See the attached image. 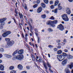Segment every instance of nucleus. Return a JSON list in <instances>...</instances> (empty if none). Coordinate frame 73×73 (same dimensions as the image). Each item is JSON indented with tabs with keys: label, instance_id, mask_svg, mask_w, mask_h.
Listing matches in <instances>:
<instances>
[{
	"label": "nucleus",
	"instance_id": "nucleus-1",
	"mask_svg": "<svg viewBox=\"0 0 73 73\" xmlns=\"http://www.w3.org/2000/svg\"><path fill=\"white\" fill-rule=\"evenodd\" d=\"M57 56L58 59L59 61H61L63 60L65 58V56L62 55H57Z\"/></svg>",
	"mask_w": 73,
	"mask_h": 73
},
{
	"label": "nucleus",
	"instance_id": "nucleus-2",
	"mask_svg": "<svg viewBox=\"0 0 73 73\" xmlns=\"http://www.w3.org/2000/svg\"><path fill=\"white\" fill-rule=\"evenodd\" d=\"M62 18L65 21H68L69 19L68 17V15L67 14H65L62 15Z\"/></svg>",
	"mask_w": 73,
	"mask_h": 73
},
{
	"label": "nucleus",
	"instance_id": "nucleus-3",
	"mask_svg": "<svg viewBox=\"0 0 73 73\" xmlns=\"http://www.w3.org/2000/svg\"><path fill=\"white\" fill-rule=\"evenodd\" d=\"M13 44H14V41H13L7 42V44L6 45V47L8 48L9 47L11 46Z\"/></svg>",
	"mask_w": 73,
	"mask_h": 73
},
{
	"label": "nucleus",
	"instance_id": "nucleus-4",
	"mask_svg": "<svg viewBox=\"0 0 73 73\" xmlns=\"http://www.w3.org/2000/svg\"><path fill=\"white\" fill-rule=\"evenodd\" d=\"M7 20V18H5L2 19H0V23L2 25H4L5 24V21Z\"/></svg>",
	"mask_w": 73,
	"mask_h": 73
},
{
	"label": "nucleus",
	"instance_id": "nucleus-5",
	"mask_svg": "<svg viewBox=\"0 0 73 73\" xmlns=\"http://www.w3.org/2000/svg\"><path fill=\"white\" fill-rule=\"evenodd\" d=\"M11 33V31H7L3 34L2 35V36L4 37H7L8 35L10 34Z\"/></svg>",
	"mask_w": 73,
	"mask_h": 73
},
{
	"label": "nucleus",
	"instance_id": "nucleus-6",
	"mask_svg": "<svg viewBox=\"0 0 73 73\" xmlns=\"http://www.w3.org/2000/svg\"><path fill=\"white\" fill-rule=\"evenodd\" d=\"M57 28L58 29H59L61 31H62L64 29V26L62 24H60L59 25H58L57 27Z\"/></svg>",
	"mask_w": 73,
	"mask_h": 73
},
{
	"label": "nucleus",
	"instance_id": "nucleus-7",
	"mask_svg": "<svg viewBox=\"0 0 73 73\" xmlns=\"http://www.w3.org/2000/svg\"><path fill=\"white\" fill-rule=\"evenodd\" d=\"M52 21H48L46 22V24L47 25H50L51 26H52L53 27H55V25L54 24H52Z\"/></svg>",
	"mask_w": 73,
	"mask_h": 73
},
{
	"label": "nucleus",
	"instance_id": "nucleus-8",
	"mask_svg": "<svg viewBox=\"0 0 73 73\" xmlns=\"http://www.w3.org/2000/svg\"><path fill=\"white\" fill-rule=\"evenodd\" d=\"M23 55H18L16 56V58L17 60H22L23 58Z\"/></svg>",
	"mask_w": 73,
	"mask_h": 73
},
{
	"label": "nucleus",
	"instance_id": "nucleus-9",
	"mask_svg": "<svg viewBox=\"0 0 73 73\" xmlns=\"http://www.w3.org/2000/svg\"><path fill=\"white\" fill-rule=\"evenodd\" d=\"M47 64L48 67L49 68V70H50V72H51V73H53V71L51 70V66H50V64L49 63V62H48Z\"/></svg>",
	"mask_w": 73,
	"mask_h": 73
},
{
	"label": "nucleus",
	"instance_id": "nucleus-10",
	"mask_svg": "<svg viewBox=\"0 0 73 73\" xmlns=\"http://www.w3.org/2000/svg\"><path fill=\"white\" fill-rule=\"evenodd\" d=\"M66 12L68 15H70V13L71 12H70V9L69 8H67L66 9Z\"/></svg>",
	"mask_w": 73,
	"mask_h": 73
},
{
	"label": "nucleus",
	"instance_id": "nucleus-11",
	"mask_svg": "<svg viewBox=\"0 0 73 73\" xmlns=\"http://www.w3.org/2000/svg\"><path fill=\"white\" fill-rule=\"evenodd\" d=\"M68 68H70V69H72V68H73V63L72 62L70 63V65H68L67 66Z\"/></svg>",
	"mask_w": 73,
	"mask_h": 73
},
{
	"label": "nucleus",
	"instance_id": "nucleus-12",
	"mask_svg": "<svg viewBox=\"0 0 73 73\" xmlns=\"http://www.w3.org/2000/svg\"><path fill=\"white\" fill-rule=\"evenodd\" d=\"M19 15L21 21L23 20V15L21 13H19Z\"/></svg>",
	"mask_w": 73,
	"mask_h": 73
},
{
	"label": "nucleus",
	"instance_id": "nucleus-13",
	"mask_svg": "<svg viewBox=\"0 0 73 73\" xmlns=\"http://www.w3.org/2000/svg\"><path fill=\"white\" fill-rule=\"evenodd\" d=\"M67 62V59L64 60L62 62V64L63 65H65Z\"/></svg>",
	"mask_w": 73,
	"mask_h": 73
},
{
	"label": "nucleus",
	"instance_id": "nucleus-14",
	"mask_svg": "<svg viewBox=\"0 0 73 73\" xmlns=\"http://www.w3.org/2000/svg\"><path fill=\"white\" fill-rule=\"evenodd\" d=\"M42 11V8L41 7H39L37 10V12L38 13H41Z\"/></svg>",
	"mask_w": 73,
	"mask_h": 73
},
{
	"label": "nucleus",
	"instance_id": "nucleus-15",
	"mask_svg": "<svg viewBox=\"0 0 73 73\" xmlns=\"http://www.w3.org/2000/svg\"><path fill=\"white\" fill-rule=\"evenodd\" d=\"M67 57L68 59H71L73 58V56H72L70 54H68L67 55Z\"/></svg>",
	"mask_w": 73,
	"mask_h": 73
},
{
	"label": "nucleus",
	"instance_id": "nucleus-16",
	"mask_svg": "<svg viewBox=\"0 0 73 73\" xmlns=\"http://www.w3.org/2000/svg\"><path fill=\"white\" fill-rule=\"evenodd\" d=\"M0 69L2 71L4 70V66L2 64H0Z\"/></svg>",
	"mask_w": 73,
	"mask_h": 73
},
{
	"label": "nucleus",
	"instance_id": "nucleus-17",
	"mask_svg": "<svg viewBox=\"0 0 73 73\" xmlns=\"http://www.w3.org/2000/svg\"><path fill=\"white\" fill-rule=\"evenodd\" d=\"M43 64L45 69H46V72H47V73H49V72L47 71L48 67H47V66H46V64L45 63H44Z\"/></svg>",
	"mask_w": 73,
	"mask_h": 73
},
{
	"label": "nucleus",
	"instance_id": "nucleus-18",
	"mask_svg": "<svg viewBox=\"0 0 73 73\" xmlns=\"http://www.w3.org/2000/svg\"><path fill=\"white\" fill-rule=\"evenodd\" d=\"M58 9L59 10H61L62 9V6H61V3H59L58 5Z\"/></svg>",
	"mask_w": 73,
	"mask_h": 73
},
{
	"label": "nucleus",
	"instance_id": "nucleus-19",
	"mask_svg": "<svg viewBox=\"0 0 73 73\" xmlns=\"http://www.w3.org/2000/svg\"><path fill=\"white\" fill-rule=\"evenodd\" d=\"M5 57H7V58H11V57H12V55H9V54H5Z\"/></svg>",
	"mask_w": 73,
	"mask_h": 73
},
{
	"label": "nucleus",
	"instance_id": "nucleus-20",
	"mask_svg": "<svg viewBox=\"0 0 73 73\" xmlns=\"http://www.w3.org/2000/svg\"><path fill=\"white\" fill-rule=\"evenodd\" d=\"M23 51L24 50H23L21 49L18 51V53L19 54H23Z\"/></svg>",
	"mask_w": 73,
	"mask_h": 73
},
{
	"label": "nucleus",
	"instance_id": "nucleus-21",
	"mask_svg": "<svg viewBox=\"0 0 73 73\" xmlns=\"http://www.w3.org/2000/svg\"><path fill=\"white\" fill-rule=\"evenodd\" d=\"M18 68L20 70H22L23 69V66L19 64L18 65Z\"/></svg>",
	"mask_w": 73,
	"mask_h": 73
},
{
	"label": "nucleus",
	"instance_id": "nucleus-22",
	"mask_svg": "<svg viewBox=\"0 0 73 73\" xmlns=\"http://www.w3.org/2000/svg\"><path fill=\"white\" fill-rule=\"evenodd\" d=\"M65 73H70V70H69V69L68 68H66L65 70Z\"/></svg>",
	"mask_w": 73,
	"mask_h": 73
},
{
	"label": "nucleus",
	"instance_id": "nucleus-23",
	"mask_svg": "<svg viewBox=\"0 0 73 73\" xmlns=\"http://www.w3.org/2000/svg\"><path fill=\"white\" fill-rule=\"evenodd\" d=\"M35 33L36 35L37 36H38V34H37V33H38V30L37 29H35Z\"/></svg>",
	"mask_w": 73,
	"mask_h": 73
},
{
	"label": "nucleus",
	"instance_id": "nucleus-24",
	"mask_svg": "<svg viewBox=\"0 0 73 73\" xmlns=\"http://www.w3.org/2000/svg\"><path fill=\"white\" fill-rule=\"evenodd\" d=\"M57 23V20H54L53 21H52V24H56Z\"/></svg>",
	"mask_w": 73,
	"mask_h": 73
},
{
	"label": "nucleus",
	"instance_id": "nucleus-25",
	"mask_svg": "<svg viewBox=\"0 0 73 73\" xmlns=\"http://www.w3.org/2000/svg\"><path fill=\"white\" fill-rule=\"evenodd\" d=\"M62 50H60L57 51V54H62Z\"/></svg>",
	"mask_w": 73,
	"mask_h": 73
},
{
	"label": "nucleus",
	"instance_id": "nucleus-26",
	"mask_svg": "<svg viewBox=\"0 0 73 73\" xmlns=\"http://www.w3.org/2000/svg\"><path fill=\"white\" fill-rule=\"evenodd\" d=\"M59 3V1L58 0H56L55 1V3H54V6H56V5H57Z\"/></svg>",
	"mask_w": 73,
	"mask_h": 73
},
{
	"label": "nucleus",
	"instance_id": "nucleus-27",
	"mask_svg": "<svg viewBox=\"0 0 73 73\" xmlns=\"http://www.w3.org/2000/svg\"><path fill=\"white\" fill-rule=\"evenodd\" d=\"M29 26H30V30H32L33 27L32 26V24L30 23H29Z\"/></svg>",
	"mask_w": 73,
	"mask_h": 73
},
{
	"label": "nucleus",
	"instance_id": "nucleus-28",
	"mask_svg": "<svg viewBox=\"0 0 73 73\" xmlns=\"http://www.w3.org/2000/svg\"><path fill=\"white\" fill-rule=\"evenodd\" d=\"M31 57L32 58L33 60L35 61V56L33 55V54H32L31 55Z\"/></svg>",
	"mask_w": 73,
	"mask_h": 73
},
{
	"label": "nucleus",
	"instance_id": "nucleus-29",
	"mask_svg": "<svg viewBox=\"0 0 73 73\" xmlns=\"http://www.w3.org/2000/svg\"><path fill=\"white\" fill-rule=\"evenodd\" d=\"M41 5L42 7H43V8H45L46 7V5H45V4L44 3H42L41 4Z\"/></svg>",
	"mask_w": 73,
	"mask_h": 73
},
{
	"label": "nucleus",
	"instance_id": "nucleus-30",
	"mask_svg": "<svg viewBox=\"0 0 73 73\" xmlns=\"http://www.w3.org/2000/svg\"><path fill=\"white\" fill-rule=\"evenodd\" d=\"M48 31L49 32H53V29L50 28H49L48 29Z\"/></svg>",
	"mask_w": 73,
	"mask_h": 73
},
{
	"label": "nucleus",
	"instance_id": "nucleus-31",
	"mask_svg": "<svg viewBox=\"0 0 73 73\" xmlns=\"http://www.w3.org/2000/svg\"><path fill=\"white\" fill-rule=\"evenodd\" d=\"M16 10H17V9L16 8L15 9V12L16 15L15 14V16L17 17V14H18V13H17V11H16Z\"/></svg>",
	"mask_w": 73,
	"mask_h": 73
},
{
	"label": "nucleus",
	"instance_id": "nucleus-32",
	"mask_svg": "<svg viewBox=\"0 0 73 73\" xmlns=\"http://www.w3.org/2000/svg\"><path fill=\"white\" fill-rule=\"evenodd\" d=\"M4 51V50L3 48H0V52H3Z\"/></svg>",
	"mask_w": 73,
	"mask_h": 73
},
{
	"label": "nucleus",
	"instance_id": "nucleus-33",
	"mask_svg": "<svg viewBox=\"0 0 73 73\" xmlns=\"http://www.w3.org/2000/svg\"><path fill=\"white\" fill-rule=\"evenodd\" d=\"M41 17L43 19H45L46 17V15L45 14L42 15L41 16Z\"/></svg>",
	"mask_w": 73,
	"mask_h": 73
},
{
	"label": "nucleus",
	"instance_id": "nucleus-34",
	"mask_svg": "<svg viewBox=\"0 0 73 73\" xmlns=\"http://www.w3.org/2000/svg\"><path fill=\"white\" fill-rule=\"evenodd\" d=\"M14 69V66H11L9 67L10 70H13Z\"/></svg>",
	"mask_w": 73,
	"mask_h": 73
},
{
	"label": "nucleus",
	"instance_id": "nucleus-35",
	"mask_svg": "<svg viewBox=\"0 0 73 73\" xmlns=\"http://www.w3.org/2000/svg\"><path fill=\"white\" fill-rule=\"evenodd\" d=\"M10 73H16V71L15 70H13L10 72Z\"/></svg>",
	"mask_w": 73,
	"mask_h": 73
},
{
	"label": "nucleus",
	"instance_id": "nucleus-36",
	"mask_svg": "<svg viewBox=\"0 0 73 73\" xmlns=\"http://www.w3.org/2000/svg\"><path fill=\"white\" fill-rule=\"evenodd\" d=\"M44 1L46 4H48V0H44Z\"/></svg>",
	"mask_w": 73,
	"mask_h": 73
},
{
	"label": "nucleus",
	"instance_id": "nucleus-37",
	"mask_svg": "<svg viewBox=\"0 0 73 73\" xmlns=\"http://www.w3.org/2000/svg\"><path fill=\"white\" fill-rule=\"evenodd\" d=\"M37 42H38V43H40V37L38 36L37 37Z\"/></svg>",
	"mask_w": 73,
	"mask_h": 73
},
{
	"label": "nucleus",
	"instance_id": "nucleus-38",
	"mask_svg": "<svg viewBox=\"0 0 73 73\" xmlns=\"http://www.w3.org/2000/svg\"><path fill=\"white\" fill-rule=\"evenodd\" d=\"M5 40L6 41H10V38H5Z\"/></svg>",
	"mask_w": 73,
	"mask_h": 73
},
{
	"label": "nucleus",
	"instance_id": "nucleus-39",
	"mask_svg": "<svg viewBox=\"0 0 73 73\" xmlns=\"http://www.w3.org/2000/svg\"><path fill=\"white\" fill-rule=\"evenodd\" d=\"M38 5L37 4H35L34 5V6H33V8H36L37 7Z\"/></svg>",
	"mask_w": 73,
	"mask_h": 73
},
{
	"label": "nucleus",
	"instance_id": "nucleus-40",
	"mask_svg": "<svg viewBox=\"0 0 73 73\" xmlns=\"http://www.w3.org/2000/svg\"><path fill=\"white\" fill-rule=\"evenodd\" d=\"M17 53V51H15L13 53V56H14V55H15L16 53Z\"/></svg>",
	"mask_w": 73,
	"mask_h": 73
},
{
	"label": "nucleus",
	"instance_id": "nucleus-41",
	"mask_svg": "<svg viewBox=\"0 0 73 73\" xmlns=\"http://www.w3.org/2000/svg\"><path fill=\"white\" fill-rule=\"evenodd\" d=\"M26 68L27 69H31V67L29 66H26Z\"/></svg>",
	"mask_w": 73,
	"mask_h": 73
},
{
	"label": "nucleus",
	"instance_id": "nucleus-42",
	"mask_svg": "<svg viewBox=\"0 0 73 73\" xmlns=\"http://www.w3.org/2000/svg\"><path fill=\"white\" fill-rule=\"evenodd\" d=\"M54 13H57V9H55Z\"/></svg>",
	"mask_w": 73,
	"mask_h": 73
},
{
	"label": "nucleus",
	"instance_id": "nucleus-43",
	"mask_svg": "<svg viewBox=\"0 0 73 73\" xmlns=\"http://www.w3.org/2000/svg\"><path fill=\"white\" fill-rule=\"evenodd\" d=\"M27 36H28V34H26L25 35V38L26 40H27Z\"/></svg>",
	"mask_w": 73,
	"mask_h": 73
},
{
	"label": "nucleus",
	"instance_id": "nucleus-44",
	"mask_svg": "<svg viewBox=\"0 0 73 73\" xmlns=\"http://www.w3.org/2000/svg\"><path fill=\"white\" fill-rule=\"evenodd\" d=\"M3 29V26L1 25H0V29Z\"/></svg>",
	"mask_w": 73,
	"mask_h": 73
},
{
	"label": "nucleus",
	"instance_id": "nucleus-45",
	"mask_svg": "<svg viewBox=\"0 0 73 73\" xmlns=\"http://www.w3.org/2000/svg\"><path fill=\"white\" fill-rule=\"evenodd\" d=\"M62 54L63 56H64V57H65V56H66V53H65L64 52H63L62 53Z\"/></svg>",
	"mask_w": 73,
	"mask_h": 73
},
{
	"label": "nucleus",
	"instance_id": "nucleus-46",
	"mask_svg": "<svg viewBox=\"0 0 73 73\" xmlns=\"http://www.w3.org/2000/svg\"><path fill=\"white\" fill-rule=\"evenodd\" d=\"M48 47L50 48H53V46L52 45H48Z\"/></svg>",
	"mask_w": 73,
	"mask_h": 73
},
{
	"label": "nucleus",
	"instance_id": "nucleus-47",
	"mask_svg": "<svg viewBox=\"0 0 73 73\" xmlns=\"http://www.w3.org/2000/svg\"><path fill=\"white\" fill-rule=\"evenodd\" d=\"M40 3V0H38L36 1L37 4H39Z\"/></svg>",
	"mask_w": 73,
	"mask_h": 73
},
{
	"label": "nucleus",
	"instance_id": "nucleus-48",
	"mask_svg": "<svg viewBox=\"0 0 73 73\" xmlns=\"http://www.w3.org/2000/svg\"><path fill=\"white\" fill-rule=\"evenodd\" d=\"M50 19H51V20H54V17H53L52 16L51 17Z\"/></svg>",
	"mask_w": 73,
	"mask_h": 73
},
{
	"label": "nucleus",
	"instance_id": "nucleus-49",
	"mask_svg": "<svg viewBox=\"0 0 73 73\" xmlns=\"http://www.w3.org/2000/svg\"><path fill=\"white\" fill-rule=\"evenodd\" d=\"M25 9H27V5L25 4Z\"/></svg>",
	"mask_w": 73,
	"mask_h": 73
},
{
	"label": "nucleus",
	"instance_id": "nucleus-50",
	"mask_svg": "<svg viewBox=\"0 0 73 73\" xmlns=\"http://www.w3.org/2000/svg\"><path fill=\"white\" fill-rule=\"evenodd\" d=\"M56 42H61V40H56Z\"/></svg>",
	"mask_w": 73,
	"mask_h": 73
},
{
	"label": "nucleus",
	"instance_id": "nucleus-51",
	"mask_svg": "<svg viewBox=\"0 0 73 73\" xmlns=\"http://www.w3.org/2000/svg\"><path fill=\"white\" fill-rule=\"evenodd\" d=\"M3 57V55L1 54L0 53V58H1Z\"/></svg>",
	"mask_w": 73,
	"mask_h": 73
},
{
	"label": "nucleus",
	"instance_id": "nucleus-52",
	"mask_svg": "<svg viewBox=\"0 0 73 73\" xmlns=\"http://www.w3.org/2000/svg\"><path fill=\"white\" fill-rule=\"evenodd\" d=\"M54 51H57V49L56 48H54Z\"/></svg>",
	"mask_w": 73,
	"mask_h": 73
},
{
	"label": "nucleus",
	"instance_id": "nucleus-53",
	"mask_svg": "<svg viewBox=\"0 0 73 73\" xmlns=\"http://www.w3.org/2000/svg\"><path fill=\"white\" fill-rule=\"evenodd\" d=\"M50 8H51V9H53V8H54V5H51L50 7Z\"/></svg>",
	"mask_w": 73,
	"mask_h": 73
},
{
	"label": "nucleus",
	"instance_id": "nucleus-54",
	"mask_svg": "<svg viewBox=\"0 0 73 73\" xmlns=\"http://www.w3.org/2000/svg\"><path fill=\"white\" fill-rule=\"evenodd\" d=\"M63 41L64 42H66V39H64Z\"/></svg>",
	"mask_w": 73,
	"mask_h": 73
},
{
	"label": "nucleus",
	"instance_id": "nucleus-55",
	"mask_svg": "<svg viewBox=\"0 0 73 73\" xmlns=\"http://www.w3.org/2000/svg\"><path fill=\"white\" fill-rule=\"evenodd\" d=\"M2 38H3L2 36H0V41L2 40Z\"/></svg>",
	"mask_w": 73,
	"mask_h": 73
},
{
	"label": "nucleus",
	"instance_id": "nucleus-56",
	"mask_svg": "<svg viewBox=\"0 0 73 73\" xmlns=\"http://www.w3.org/2000/svg\"><path fill=\"white\" fill-rule=\"evenodd\" d=\"M57 48H58V49H60L61 48V46H57Z\"/></svg>",
	"mask_w": 73,
	"mask_h": 73
},
{
	"label": "nucleus",
	"instance_id": "nucleus-57",
	"mask_svg": "<svg viewBox=\"0 0 73 73\" xmlns=\"http://www.w3.org/2000/svg\"><path fill=\"white\" fill-rule=\"evenodd\" d=\"M53 3V1H50V4H52Z\"/></svg>",
	"mask_w": 73,
	"mask_h": 73
},
{
	"label": "nucleus",
	"instance_id": "nucleus-58",
	"mask_svg": "<svg viewBox=\"0 0 73 73\" xmlns=\"http://www.w3.org/2000/svg\"><path fill=\"white\" fill-rule=\"evenodd\" d=\"M30 20L31 22V23H32V24L33 23V21L32 20V19H30Z\"/></svg>",
	"mask_w": 73,
	"mask_h": 73
},
{
	"label": "nucleus",
	"instance_id": "nucleus-59",
	"mask_svg": "<svg viewBox=\"0 0 73 73\" xmlns=\"http://www.w3.org/2000/svg\"><path fill=\"white\" fill-rule=\"evenodd\" d=\"M42 59H39L38 60V61L39 62H40L41 61Z\"/></svg>",
	"mask_w": 73,
	"mask_h": 73
},
{
	"label": "nucleus",
	"instance_id": "nucleus-60",
	"mask_svg": "<svg viewBox=\"0 0 73 73\" xmlns=\"http://www.w3.org/2000/svg\"><path fill=\"white\" fill-rule=\"evenodd\" d=\"M64 51L65 52H68V50H67V49H65L64 50Z\"/></svg>",
	"mask_w": 73,
	"mask_h": 73
},
{
	"label": "nucleus",
	"instance_id": "nucleus-61",
	"mask_svg": "<svg viewBox=\"0 0 73 73\" xmlns=\"http://www.w3.org/2000/svg\"><path fill=\"white\" fill-rule=\"evenodd\" d=\"M22 73H27V71H25L21 72Z\"/></svg>",
	"mask_w": 73,
	"mask_h": 73
},
{
	"label": "nucleus",
	"instance_id": "nucleus-62",
	"mask_svg": "<svg viewBox=\"0 0 73 73\" xmlns=\"http://www.w3.org/2000/svg\"><path fill=\"white\" fill-rule=\"evenodd\" d=\"M0 73H5V71H0Z\"/></svg>",
	"mask_w": 73,
	"mask_h": 73
},
{
	"label": "nucleus",
	"instance_id": "nucleus-63",
	"mask_svg": "<svg viewBox=\"0 0 73 73\" xmlns=\"http://www.w3.org/2000/svg\"><path fill=\"white\" fill-rule=\"evenodd\" d=\"M61 45H64L65 43H63V42H62L61 44Z\"/></svg>",
	"mask_w": 73,
	"mask_h": 73
},
{
	"label": "nucleus",
	"instance_id": "nucleus-64",
	"mask_svg": "<svg viewBox=\"0 0 73 73\" xmlns=\"http://www.w3.org/2000/svg\"><path fill=\"white\" fill-rule=\"evenodd\" d=\"M27 28L28 31H29V27H27Z\"/></svg>",
	"mask_w": 73,
	"mask_h": 73
}]
</instances>
